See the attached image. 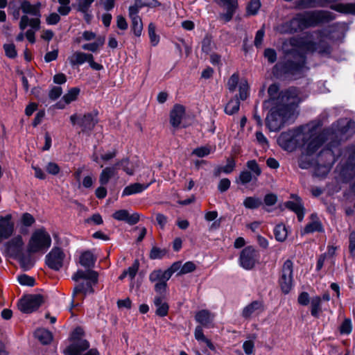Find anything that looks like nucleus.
Here are the masks:
<instances>
[{
  "instance_id": "62",
  "label": "nucleus",
  "mask_w": 355,
  "mask_h": 355,
  "mask_svg": "<svg viewBox=\"0 0 355 355\" xmlns=\"http://www.w3.org/2000/svg\"><path fill=\"white\" fill-rule=\"evenodd\" d=\"M165 250H161L157 247H153L150 252V258L152 259H161L165 255Z\"/></svg>"
},
{
  "instance_id": "45",
  "label": "nucleus",
  "mask_w": 355,
  "mask_h": 355,
  "mask_svg": "<svg viewBox=\"0 0 355 355\" xmlns=\"http://www.w3.org/2000/svg\"><path fill=\"white\" fill-rule=\"evenodd\" d=\"M239 107L240 102L239 98L236 96L227 103L225 107V112L226 114L232 115L239 111Z\"/></svg>"
},
{
  "instance_id": "8",
  "label": "nucleus",
  "mask_w": 355,
  "mask_h": 355,
  "mask_svg": "<svg viewBox=\"0 0 355 355\" xmlns=\"http://www.w3.org/2000/svg\"><path fill=\"white\" fill-rule=\"evenodd\" d=\"M318 157V163L314 166V173L316 176L324 177L329 172L334 162V157L329 149L323 150Z\"/></svg>"
},
{
  "instance_id": "54",
  "label": "nucleus",
  "mask_w": 355,
  "mask_h": 355,
  "mask_svg": "<svg viewBox=\"0 0 355 355\" xmlns=\"http://www.w3.org/2000/svg\"><path fill=\"white\" fill-rule=\"evenodd\" d=\"M239 98L241 100L244 101L248 96V85L246 80H241L239 85Z\"/></svg>"
},
{
  "instance_id": "12",
  "label": "nucleus",
  "mask_w": 355,
  "mask_h": 355,
  "mask_svg": "<svg viewBox=\"0 0 355 355\" xmlns=\"http://www.w3.org/2000/svg\"><path fill=\"white\" fill-rule=\"evenodd\" d=\"M258 258V252L253 247L248 246L241 252L239 257L240 265L245 270H250L254 267Z\"/></svg>"
},
{
  "instance_id": "50",
  "label": "nucleus",
  "mask_w": 355,
  "mask_h": 355,
  "mask_svg": "<svg viewBox=\"0 0 355 355\" xmlns=\"http://www.w3.org/2000/svg\"><path fill=\"white\" fill-rule=\"evenodd\" d=\"M116 166H121L123 170L130 175H132L134 173L135 165L130 162L128 159H122L116 164Z\"/></svg>"
},
{
  "instance_id": "19",
  "label": "nucleus",
  "mask_w": 355,
  "mask_h": 355,
  "mask_svg": "<svg viewBox=\"0 0 355 355\" xmlns=\"http://www.w3.org/2000/svg\"><path fill=\"white\" fill-rule=\"evenodd\" d=\"M139 12L135 8H128V16L131 19V28L134 34L139 37L143 31V24Z\"/></svg>"
},
{
  "instance_id": "61",
  "label": "nucleus",
  "mask_w": 355,
  "mask_h": 355,
  "mask_svg": "<svg viewBox=\"0 0 355 355\" xmlns=\"http://www.w3.org/2000/svg\"><path fill=\"white\" fill-rule=\"evenodd\" d=\"M94 0H78V10L80 12L88 11Z\"/></svg>"
},
{
  "instance_id": "2",
  "label": "nucleus",
  "mask_w": 355,
  "mask_h": 355,
  "mask_svg": "<svg viewBox=\"0 0 355 355\" xmlns=\"http://www.w3.org/2000/svg\"><path fill=\"white\" fill-rule=\"evenodd\" d=\"M334 19V15L327 10L300 13L296 15L290 21L277 25L275 30L281 34H291L320 23L330 21Z\"/></svg>"
},
{
  "instance_id": "44",
  "label": "nucleus",
  "mask_w": 355,
  "mask_h": 355,
  "mask_svg": "<svg viewBox=\"0 0 355 355\" xmlns=\"http://www.w3.org/2000/svg\"><path fill=\"white\" fill-rule=\"evenodd\" d=\"M322 299L319 296L312 297L311 300V313L313 317L318 318L321 312Z\"/></svg>"
},
{
  "instance_id": "58",
  "label": "nucleus",
  "mask_w": 355,
  "mask_h": 355,
  "mask_svg": "<svg viewBox=\"0 0 355 355\" xmlns=\"http://www.w3.org/2000/svg\"><path fill=\"white\" fill-rule=\"evenodd\" d=\"M196 268L195 263L192 261L186 262L181 268L178 275H184L194 271Z\"/></svg>"
},
{
  "instance_id": "63",
  "label": "nucleus",
  "mask_w": 355,
  "mask_h": 355,
  "mask_svg": "<svg viewBox=\"0 0 355 355\" xmlns=\"http://www.w3.org/2000/svg\"><path fill=\"white\" fill-rule=\"evenodd\" d=\"M3 49L6 56L10 58H14L16 57L17 51L13 44H6L3 45Z\"/></svg>"
},
{
  "instance_id": "1",
  "label": "nucleus",
  "mask_w": 355,
  "mask_h": 355,
  "mask_svg": "<svg viewBox=\"0 0 355 355\" xmlns=\"http://www.w3.org/2000/svg\"><path fill=\"white\" fill-rule=\"evenodd\" d=\"M330 31L323 29L315 33V38L318 43L305 40L301 37H292L283 43L285 53L284 58L273 67V73L277 76L286 75L295 78L300 77L305 71V57L298 49L310 52L317 51L320 54L329 55L331 52V46L325 41L329 38Z\"/></svg>"
},
{
  "instance_id": "48",
  "label": "nucleus",
  "mask_w": 355,
  "mask_h": 355,
  "mask_svg": "<svg viewBox=\"0 0 355 355\" xmlns=\"http://www.w3.org/2000/svg\"><path fill=\"white\" fill-rule=\"evenodd\" d=\"M311 155H308L307 153H304L301 155L299 159V166L302 169H307L310 167L314 166L316 164L313 160H311L310 156Z\"/></svg>"
},
{
  "instance_id": "60",
  "label": "nucleus",
  "mask_w": 355,
  "mask_h": 355,
  "mask_svg": "<svg viewBox=\"0 0 355 355\" xmlns=\"http://www.w3.org/2000/svg\"><path fill=\"white\" fill-rule=\"evenodd\" d=\"M211 153V149L208 146H201L193 150V154L198 157H203Z\"/></svg>"
},
{
  "instance_id": "13",
  "label": "nucleus",
  "mask_w": 355,
  "mask_h": 355,
  "mask_svg": "<svg viewBox=\"0 0 355 355\" xmlns=\"http://www.w3.org/2000/svg\"><path fill=\"white\" fill-rule=\"evenodd\" d=\"M70 121L73 125L78 123L83 132L91 131L97 123L96 116L92 113L84 115L73 114L70 116Z\"/></svg>"
},
{
  "instance_id": "25",
  "label": "nucleus",
  "mask_w": 355,
  "mask_h": 355,
  "mask_svg": "<svg viewBox=\"0 0 355 355\" xmlns=\"http://www.w3.org/2000/svg\"><path fill=\"white\" fill-rule=\"evenodd\" d=\"M279 85L277 84H272L268 89L269 94V99L263 102V108L269 109L272 105H278L280 101V94L277 96L279 92Z\"/></svg>"
},
{
  "instance_id": "23",
  "label": "nucleus",
  "mask_w": 355,
  "mask_h": 355,
  "mask_svg": "<svg viewBox=\"0 0 355 355\" xmlns=\"http://www.w3.org/2000/svg\"><path fill=\"white\" fill-rule=\"evenodd\" d=\"M35 223V219L33 215L27 212L22 214L17 223L19 232L22 234H27L29 232V227Z\"/></svg>"
},
{
  "instance_id": "26",
  "label": "nucleus",
  "mask_w": 355,
  "mask_h": 355,
  "mask_svg": "<svg viewBox=\"0 0 355 355\" xmlns=\"http://www.w3.org/2000/svg\"><path fill=\"white\" fill-rule=\"evenodd\" d=\"M155 181L153 178L151 181L147 184H140V183H134L131 184L126 187L123 191L122 196H130L135 193H139L146 190L151 184H153Z\"/></svg>"
},
{
  "instance_id": "28",
  "label": "nucleus",
  "mask_w": 355,
  "mask_h": 355,
  "mask_svg": "<svg viewBox=\"0 0 355 355\" xmlns=\"http://www.w3.org/2000/svg\"><path fill=\"white\" fill-rule=\"evenodd\" d=\"M285 206L297 214L299 221L303 220L304 216V208L300 198H296L293 201H288L286 202Z\"/></svg>"
},
{
  "instance_id": "37",
  "label": "nucleus",
  "mask_w": 355,
  "mask_h": 355,
  "mask_svg": "<svg viewBox=\"0 0 355 355\" xmlns=\"http://www.w3.org/2000/svg\"><path fill=\"white\" fill-rule=\"evenodd\" d=\"M330 8L338 12L355 15V3H333Z\"/></svg>"
},
{
  "instance_id": "15",
  "label": "nucleus",
  "mask_w": 355,
  "mask_h": 355,
  "mask_svg": "<svg viewBox=\"0 0 355 355\" xmlns=\"http://www.w3.org/2000/svg\"><path fill=\"white\" fill-rule=\"evenodd\" d=\"M11 214L0 217V243L10 238L15 232V223Z\"/></svg>"
},
{
  "instance_id": "59",
  "label": "nucleus",
  "mask_w": 355,
  "mask_h": 355,
  "mask_svg": "<svg viewBox=\"0 0 355 355\" xmlns=\"http://www.w3.org/2000/svg\"><path fill=\"white\" fill-rule=\"evenodd\" d=\"M139 263L137 260H135L132 265L129 267L127 270H125V272H127V276H128L130 279H133L139 270Z\"/></svg>"
},
{
  "instance_id": "43",
  "label": "nucleus",
  "mask_w": 355,
  "mask_h": 355,
  "mask_svg": "<svg viewBox=\"0 0 355 355\" xmlns=\"http://www.w3.org/2000/svg\"><path fill=\"white\" fill-rule=\"evenodd\" d=\"M194 336H195V338L199 341V342H202L204 343L205 344H206V345L211 350H214L215 349V347L214 346V345L211 343V340H209L208 338H207L204 334H203V331H202V329L200 326H197L195 329V331H194Z\"/></svg>"
},
{
  "instance_id": "7",
  "label": "nucleus",
  "mask_w": 355,
  "mask_h": 355,
  "mask_svg": "<svg viewBox=\"0 0 355 355\" xmlns=\"http://www.w3.org/2000/svg\"><path fill=\"white\" fill-rule=\"evenodd\" d=\"M293 263L290 259L284 261L280 276L279 278V284L282 293L288 294L291 291L293 286Z\"/></svg>"
},
{
  "instance_id": "27",
  "label": "nucleus",
  "mask_w": 355,
  "mask_h": 355,
  "mask_svg": "<svg viewBox=\"0 0 355 355\" xmlns=\"http://www.w3.org/2000/svg\"><path fill=\"white\" fill-rule=\"evenodd\" d=\"M40 17L29 18L28 15H22L19 24V28L23 31L27 26H30L33 31H38L40 28Z\"/></svg>"
},
{
  "instance_id": "9",
  "label": "nucleus",
  "mask_w": 355,
  "mask_h": 355,
  "mask_svg": "<svg viewBox=\"0 0 355 355\" xmlns=\"http://www.w3.org/2000/svg\"><path fill=\"white\" fill-rule=\"evenodd\" d=\"M279 99L278 105L282 107L289 109L291 114H293V107L297 105L302 101L299 90L295 87L282 92Z\"/></svg>"
},
{
  "instance_id": "64",
  "label": "nucleus",
  "mask_w": 355,
  "mask_h": 355,
  "mask_svg": "<svg viewBox=\"0 0 355 355\" xmlns=\"http://www.w3.org/2000/svg\"><path fill=\"white\" fill-rule=\"evenodd\" d=\"M46 171L51 175H58L60 173V168L59 166L55 162H49L46 167Z\"/></svg>"
},
{
  "instance_id": "17",
  "label": "nucleus",
  "mask_w": 355,
  "mask_h": 355,
  "mask_svg": "<svg viewBox=\"0 0 355 355\" xmlns=\"http://www.w3.org/2000/svg\"><path fill=\"white\" fill-rule=\"evenodd\" d=\"M264 311V305L261 301L256 300L245 306L241 313L242 316L249 319L252 316L259 315Z\"/></svg>"
},
{
  "instance_id": "49",
  "label": "nucleus",
  "mask_w": 355,
  "mask_h": 355,
  "mask_svg": "<svg viewBox=\"0 0 355 355\" xmlns=\"http://www.w3.org/2000/svg\"><path fill=\"white\" fill-rule=\"evenodd\" d=\"M247 167L254 177V180H257V177L261 173V170L255 160H250L247 162Z\"/></svg>"
},
{
  "instance_id": "32",
  "label": "nucleus",
  "mask_w": 355,
  "mask_h": 355,
  "mask_svg": "<svg viewBox=\"0 0 355 355\" xmlns=\"http://www.w3.org/2000/svg\"><path fill=\"white\" fill-rule=\"evenodd\" d=\"M89 59H91V54L85 53L81 51L74 52L68 58L69 63L72 66L81 65L86 62H88Z\"/></svg>"
},
{
  "instance_id": "57",
  "label": "nucleus",
  "mask_w": 355,
  "mask_h": 355,
  "mask_svg": "<svg viewBox=\"0 0 355 355\" xmlns=\"http://www.w3.org/2000/svg\"><path fill=\"white\" fill-rule=\"evenodd\" d=\"M17 279L19 283L23 286H33L35 284L34 278L26 275L18 276Z\"/></svg>"
},
{
  "instance_id": "3",
  "label": "nucleus",
  "mask_w": 355,
  "mask_h": 355,
  "mask_svg": "<svg viewBox=\"0 0 355 355\" xmlns=\"http://www.w3.org/2000/svg\"><path fill=\"white\" fill-rule=\"evenodd\" d=\"M311 135V132L304 131V126H302L282 132L277 141L279 145L284 150L293 151L297 147L302 146L304 144L305 139Z\"/></svg>"
},
{
  "instance_id": "51",
  "label": "nucleus",
  "mask_w": 355,
  "mask_h": 355,
  "mask_svg": "<svg viewBox=\"0 0 355 355\" xmlns=\"http://www.w3.org/2000/svg\"><path fill=\"white\" fill-rule=\"evenodd\" d=\"M261 7L260 0H250L247 6V12L250 15H255Z\"/></svg>"
},
{
  "instance_id": "36",
  "label": "nucleus",
  "mask_w": 355,
  "mask_h": 355,
  "mask_svg": "<svg viewBox=\"0 0 355 355\" xmlns=\"http://www.w3.org/2000/svg\"><path fill=\"white\" fill-rule=\"evenodd\" d=\"M116 156V153L114 151H108L106 153H103V150L95 148L94 152L92 154V160L96 163L100 162V159L107 162Z\"/></svg>"
},
{
  "instance_id": "20",
  "label": "nucleus",
  "mask_w": 355,
  "mask_h": 355,
  "mask_svg": "<svg viewBox=\"0 0 355 355\" xmlns=\"http://www.w3.org/2000/svg\"><path fill=\"white\" fill-rule=\"evenodd\" d=\"M185 115V108L183 105L176 104L170 113V123L173 128H178Z\"/></svg>"
},
{
  "instance_id": "35",
  "label": "nucleus",
  "mask_w": 355,
  "mask_h": 355,
  "mask_svg": "<svg viewBox=\"0 0 355 355\" xmlns=\"http://www.w3.org/2000/svg\"><path fill=\"white\" fill-rule=\"evenodd\" d=\"M214 315L207 310L198 311L195 316L196 320L203 326H207L214 320Z\"/></svg>"
},
{
  "instance_id": "33",
  "label": "nucleus",
  "mask_w": 355,
  "mask_h": 355,
  "mask_svg": "<svg viewBox=\"0 0 355 355\" xmlns=\"http://www.w3.org/2000/svg\"><path fill=\"white\" fill-rule=\"evenodd\" d=\"M154 304L156 306V314L160 317H164L168 314V305L164 301L162 295L156 296L154 299Z\"/></svg>"
},
{
  "instance_id": "30",
  "label": "nucleus",
  "mask_w": 355,
  "mask_h": 355,
  "mask_svg": "<svg viewBox=\"0 0 355 355\" xmlns=\"http://www.w3.org/2000/svg\"><path fill=\"white\" fill-rule=\"evenodd\" d=\"M80 93V89L78 87H73L69 90V92L64 94L61 101L57 104L56 107L59 109H63L65 104H69L72 101H74Z\"/></svg>"
},
{
  "instance_id": "22",
  "label": "nucleus",
  "mask_w": 355,
  "mask_h": 355,
  "mask_svg": "<svg viewBox=\"0 0 355 355\" xmlns=\"http://www.w3.org/2000/svg\"><path fill=\"white\" fill-rule=\"evenodd\" d=\"M112 217L117 220L125 221L129 225H135L139 220V214L138 213H133L130 215L128 211L125 209H121L115 211L112 214Z\"/></svg>"
},
{
  "instance_id": "10",
  "label": "nucleus",
  "mask_w": 355,
  "mask_h": 355,
  "mask_svg": "<svg viewBox=\"0 0 355 355\" xmlns=\"http://www.w3.org/2000/svg\"><path fill=\"white\" fill-rule=\"evenodd\" d=\"M44 302V297L40 294H33L24 296L18 302L19 309L25 313L35 311Z\"/></svg>"
},
{
  "instance_id": "21",
  "label": "nucleus",
  "mask_w": 355,
  "mask_h": 355,
  "mask_svg": "<svg viewBox=\"0 0 355 355\" xmlns=\"http://www.w3.org/2000/svg\"><path fill=\"white\" fill-rule=\"evenodd\" d=\"M24 244L22 236L17 235L6 243V248L11 255L16 256L21 252Z\"/></svg>"
},
{
  "instance_id": "11",
  "label": "nucleus",
  "mask_w": 355,
  "mask_h": 355,
  "mask_svg": "<svg viewBox=\"0 0 355 355\" xmlns=\"http://www.w3.org/2000/svg\"><path fill=\"white\" fill-rule=\"evenodd\" d=\"M169 279L168 274L160 269L155 270L149 275L150 282L154 283V289L159 295H163L166 292Z\"/></svg>"
},
{
  "instance_id": "40",
  "label": "nucleus",
  "mask_w": 355,
  "mask_h": 355,
  "mask_svg": "<svg viewBox=\"0 0 355 355\" xmlns=\"http://www.w3.org/2000/svg\"><path fill=\"white\" fill-rule=\"evenodd\" d=\"M93 292L94 289L90 282L81 283L74 287L72 297L73 298L78 293H83L84 295H86L87 293H92Z\"/></svg>"
},
{
  "instance_id": "4",
  "label": "nucleus",
  "mask_w": 355,
  "mask_h": 355,
  "mask_svg": "<svg viewBox=\"0 0 355 355\" xmlns=\"http://www.w3.org/2000/svg\"><path fill=\"white\" fill-rule=\"evenodd\" d=\"M268 110L270 112L266 118V125L271 132L279 131L290 119L291 110L279 105H272Z\"/></svg>"
},
{
  "instance_id": "41",
  "label": "nucleus",
  "mask_w": 355,
  "mask_h": 355,
  "mask_svg": "<svg viewBox=\"0 0 355 355\" xmlns=\"http://www.w3.org/2000/svg\"><path fill=\"white\" fill-rule=\"evenodd\" d=\"M105 40V37L98 36L94 42L85 44L82 46V49L92 52H96L103 46Z\"/></svg>"
},
{
  "instance_id": "34",
  "label": "nucleus",
  "mask_w": 355,
  "mask_h": 355,
  "mask_svg": "<svg viewBox=\"0 0 355 355\" xmlns=\"http://www.w3.org/2000/svg\"><path fill=\"white\" fill-rule=\"evenodd\" d=\"M96 259L92 252L85 251L80 256L79 263L85 268H91L94 266Z\"/></svg>"
},
{
  "instance_id": "47",
  "label": "nucleus",
  "mask_w": 355,
  "mask_h": 355,
  "mask_svg": "<svg viewBox=\"0 0 355 355\" xmlns=\"http://www.w3.org/2000/svg\"><path fill=\"white\" fill-rule=\"evenodd\" d=\"M262 204L261 200L256 197H247L243 200V205L247 209H257Z\"/></svg>"
},
{
  "instance_id": "18",
  "label": "nucleus",
  "mask_w": 355,
  "mask_h": 355,
  "mask_svg": "<svg viewBox=\"0 0 355 355\" xmlns=\"http://www.w3.org/2000/svg\"><path fill=\"white\" fill-rule=\"evenodd\" d=\"M89 347V343L87 340L78 339L74 340L64 351L67 355H80L83 352Z\"/></svg>"
},
{
  "instance_id": "39",
  "label": "nucleus",
  "mask_w": 355,
  "mask_h": 355,
  "mask_svg": "<svg viewBox=\"0 0 355 355\" xmlns=\"http://www.w3.org/2000/svg\"><path fill=\"white\" fill-rule=\"evenodd\" d=\"M116 171V168L113 167H105L101 171L99 176V182L101 185H105L108 183L109 180L113 177Z\"/></svg>"
},
{
  "instance_id": "16",
  "label": "nucleus",
  "mask_w": 355,
  "mask_h": 355,
  "mask_svg": "<svg viewBox=\"0 0 355 355\" xmlns=\"http://www.w3.org/2000/svg\"><path fill=\"white\" fill-rule=\"evenodd\" d=\"M355 132V122L347 119H340L338 121L335 134L340 135L342 138L347 139Z\"/></svg>"
},
{
  "instance_id": "42",
  "label": "nucleus",
  "mask_w": 355,
  "mask_h": 355,
  "mask_svg": "<svg viewBox=\"0 0 355 355\" xmlns=\"http://www.w3.org/2000/svg\"><path fill=\"white\" fill-rule=\"evenodd\" d=\"M159 5V3L157 0H135L134 5L130 6L129 8H135L139 12L144 7L155 8Z\"/></svg>"
},
{
  "instance_id": "38",
  "label": "nucleus",
  "mask_w": 355,
  "mask_h": 355,
  "mask_svg": "<svg viewBox=\"0 0 355 355\" xmlns=\"http://www.w3.org/2000/svg\"><path fill=\"white\" fill-rule=\"evenodd\" d=\"M35 336L43 345L49 344L53 339L52 334L45 329H37L35 332Z\"/></svg>"
},
{
  "instance_id": "53",
  "label": "nucleus",
  "mask_w": 355,
  "mask_h": 355,
  "mask_svg": "<svg viewBox=\"0 0 355 355\" xmlns=\"http://www.w3.org/2000/svg\"><path fill=\"white\" fill-rule=\"evenodd\" d=\"M148 29L150 42L153 46H156L159 41V37L155 34V25L153 23H150Z\"/></svg>"
},
{
  "instance_id": "52",
  "label": "nucleus",
  "mask_w": 355,
  "mask_h": 355,
  "mask_svg": "<svg viewBox=\"0 0 355 355\" xmlns=\"http://www.w3.org/2000/svg\"><path fill=\"white\" fill-rule=\"evenodd\" d=\"M253 180H254V177L252 173L246 170L241 171L239 177V180L242 184H246Z\"/></svg>"
},
{
  "instance_id": "14",
  "label": "nucleus",
  "mask_w": 355,
  "mask_h": 355,
  "mask_svg": "<svg viewBox=\"0 0 355 355\" xmlns=\"http://www.w3.org/2000/svg\"><path fill=\"white\" fill-rule=\"evenodd\" d=\"M65 254L60 248H53L46 256V265L55 270H59L62 266Z\"/></svg>"
},
{
  "instance_id": "6",
  "label": "nucleus",
  "mask_w": 355,
  "mask_h": 355,
  "mask_svg": "<svg viewBox=\"0 0 355 355\" xmlns=\"http://www.w3.org/2000/svg\"><path fill=\"white\" fill-rule=\"evenodd\" d=\"M304 131L311 132V136L308 137L304 140L305 153L308 155H313L324 142L327 136L330 135V131L327 130L322 133H318L315 127L304 126Z\"/></svg>"
},
{
  "instance_id": "24",
  "label": "nucleus",
  "mask_w": 355,
  "mask_h": 355,
  "mask_svg": "<svg viewBox=\"0 0 355 355\" xmlns=\"http://www.w3.org/2000/svg\"><path fill=\"white\" fill-rule=\"evenodd\" d=\"M41 6L40 2L33 5L28 0H22L20 3V8L24 14V15H31L34 17H41Z\"/></svg>"
},
{
  "instance_id": "29",
  "label": "nucleus",
  "mask_w": 355,
  "mask_h": 355,
  "mask_svg": "<svg viewBox=\"0 0 355 355\" xmlns=\"http://www.w3.org/2000/svg\"><path fill=\"white\" fill-rule=\"evenodd\" d=\"M71 279L75 282H78L80 279H88L95 284L98 281V273L92 270H87L85 271L78 270L73 275Z\"/></svg>"
},
{
  "instance_id": "5",
  "label": "nucleus",
  "mask_w": 355,
  "mask_h": 355,
  "mask_svg": "<svg viewBox=\"0 0 355 355\" xmlns=\"http://www.w3.org/2000/svg\"><path fill=\"white\" fill-rule=\"evenodd\" d=\"M51 238L44 227L35 230L32 234L27 245L29 253H44L51 247Z\"/></svg>"
},
{
  "instance_id": "55",
  "label": "nucleus",
  "mask_w": 355,
  "mask_h": 355,
  "mask_svg": "<svg viewBox=\"0 0 355 355\" xmlns=\"http://www.w3.org/2000/svg\"><path fill=\"white\" fill-rule=\"evenodd\" d=\"M237 5H230L227 6V12L224 14H221L220 17L223 19L225 22L230 21L235 12Z\"/></svg>"
},
{
  "instance_id": "31",
  "label": "nucleus",
  "mask_w": 355,
  "mask_h": 355,
  "mask_svg": "<svg viewBox=\"0 0 355 355\" xmlns=\"http://www.w3.org/2000/svg\"><path fill=\"white\" fill-rule=\"evenodd\" d=\"M311 222L309 223L304 229V234L313 233L314 232H322L323 227L319 220L316 214H312L310 216Z\"/></svg>"
},
{
  "instance_id": "56",
  "label": "nucleus",
  "mask_w": 355,
  "mask_h": 355,
  "mask_svg": "<svg viewBox=\"0 0 355 355\" xmlns=\"http://www.w3.org/2000/svg\"><path fill=\"white\" fill-rule=\"evenodd\" d=\"M239 80V77L238 73H234L231 76L227 81V88L230 92H234L236 90Z\"/></svg>"
},
{
  "instance_id": "46",
  "label": "nucleus",
  "mask_w": 355,
  "mask_h": 355,
  "mask_svg": "<svg viewBox=\"0 0 355 355\" xmlns=\"http://www.w3.org/2000/svg\"><path fill=\"white\" fill-rule=\"evenodd\" d=\"M274 234L277 241L283 242L287 237V230L283 224L276 225L274 230Z\"/></svg>"
}]
</instances>
